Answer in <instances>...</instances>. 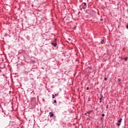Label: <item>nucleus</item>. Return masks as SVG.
Masks as SVG:
<instances>
[{
    "mask_svg": "<svg viewBox=\"0 0 128 128\" xmlns=\"http://www.w3.org/2000/svg\"><path fill=\"white\" fill-rule=\"evenodd\" d=\"M80 7L82 8V10H86V3L82 2Z\"/></svg>",
    "mask_w": 128,
    "mask_h": 128,
    "instance_id": "nucleus-1",
    "label": "nucleus"
},
{
    "mask_svg": "<svg viewBox=\"0 0 128 128\" xmlns=\"http://www.w3.org/2000/svg\"><path fill=\"white\" fill-rule=\"evenodd\" d=\"M122 118L118 120V123L116 124V126H120V124H122Z\"/></svg>",
    "mask_w": 128,
    "mask_h": 128,
    "instance_id": "nucleus-2",
    "label": "nucleus"
},
{
    "mask_svg": "<svg viewBox=\"0 0 128 128\" xmlns=\"http://www.w3.org/2000/svg\"><path fill=\"white\" fill-rule=\"evenodd\" d=\"M49 114H50V118H52V116H54V114H52V112H50Z\"/></svg>",
    "mask_w": 128,
    "mask_h": 128,
    "instance_id": "nucleus-3",
    "label": "nucleus"
},
{
    "mask_svg": "<svg viewBox=\"0 0 128 128\" xmlns=\"http://www.w3.org/2000/svg\"><path fill=\"white\" fill-rule=\"evenodd\" d=\"M51 44L53 46H54L55 48L56 46V44H54L53 42H52Z\"/></svg>",
    "mask_w": 128,
    "mask_h": 128,
    "instance_id": "nucleus-4",
    "label": "nucleus"
},
{
    "mask_svg": "<svg viewBox=\"0 0 128 128\" xmlns=\"http://www.w3.org/2000/svg\"><path fill=\"white\" fill-rule=\"evenodd\" d=\"M90 112H92V110H90V111L87 112V114H90Z\"/></svg>",
    "mask_w": 128,
    "mask_h": 128,
    "instance_id": "nucleus-5",
    "label": "nucleus"
},
{
    "mask_svg": "<svg viewBox=\"0 0 128 128\" xmlns=\"http://www.w3.org/2000/svg\"><path fill=\"white\" fill-rule=\"evenodd\" d=\"M104 40H102V41L100 42V44H104Z\"/></svg>",
    "mask_w": 128,
    "mask_h": 128,
    "instance_id": "nucleus-6",
    "label": "nucleus"
},
{
    "mask_svg": "<svg viewBox=\"0 0 128 128\" xmlns=\"http://www.w3.org/2000/svg\"><path fill=\"white\" fill-rule=\"evenodd\" d=\"M55 96L54 94H52V98H54Z\"/></svg>",
    "mask_w": 128,
    "mask_h": 128,
    "instance_id": "nucleus-7",
    "label": "nucleus"
},
{
    "mask_svg": "<svg viewBox=\"0 0 128 128\" xmlns=\"http://www.w3.org/2000/svg\"><path fill=\"white\" fill-rule=\"evenodd\" d=\"M102 98H100V102H102Z\"/></svg>",
    "mask_w": 128,
    "mask_h": 128,
    "instance_id": "nucleus-8",
    "label": "nucleus"
},
{
    "mask_svg": "<svg viewBox=\"0 0 128 128\" xmlns=\"http://www.w3.org/2000/svg\"><path fill=\"white\" fill-rule=\"evenodd\" d=\"M58 96V93L55 94V96Z\"/></svg>",
    "mask_w": 128,
    "mask_h": 128,
    "instance_id": "nucleus-9",
    "label": "nucleus"
},
{
    "mask_svg": "<svg viewBox=\"0 0 128 128\" xmlns=\"http://www.w3.org/2000/svg\"><path fill=\"white\" fill-rule=\"evenodd\" d=\"M54 103L56 104V100H54Z\"/></svg>",
    "mask_w": 128,
    "mask_h": 128,
    "instance_id": "nucleus-10",
    "label": "nucleus"
},
{
    "mask_svg": "<svg viewBox=\"0 0 128 128\" xmlns=\"http://www.w3.org/2000/svg\"><path fill=\"white\" fill-rule=\"evenodd\" d=\"M106 108H108V104H107L106 106Z\"/></svg>",
    "mask_w": 128,
    "mask_h": 128,
    "instance_id": "nucleus-11",
    "label": "nucleus"
},
{
    "mask_svg": "<svg viewBox=\"0 0 128 128\" xmlns=\"http://www.w3.org/2000/svg\"><path fill=\"white\" fill-rule=\"evenodd\" d=\"M105 116L104 114H102V116Z\"/></svg>",
    "mask_w": 128,
    "mask_h": 128,
    "instance_id": "nucleus-12",
    "label": "nucleus"
},
{
    "mask_svg": "<svg viewBox=\"0 0 128 128\" xmlns=\"http://www.w3.org/2000/svg\"><path fill=\"white\" fill-rule=\"evenodd\" d=\"M125 60H128V57L125 58Z\"/></svg>",
    "mask_w": 128,
    "mask_h": 128,
    "instance_id": "nucleus-13",
    "label": "nucleus"
},
{
    "mask_svg": "<svg viewBox=\"0 0 128 128\" xmlns=\"http://www.w3.org/2000/svg\"><path fill=\"white\" fill-rule=\"evenodd\" d=\"M104 80H108V78H105Z\"/></svg>",
    "mask_w": 128,
    "mask_h": 128,
    "instance_id": "nucleus-14",
    "label": "nucleus"
},
{
    "mask_svg": "<svg viewBox=\"0 0 128 128\" xmlns=\"http://www.w3.org/2000/svg\"><path fill=\"white\" fill-rule=\"evenodd\" d=\"M100 96L101 98H102V96H103L102 94H100Z\"/></svg>",
    "mask_w": 128,
    "mask_h": 128,
    "instance_id": "nucleus-15",
    "label": "nucleus"
},
{
    "mask_svg": "<svg viewBox=\"0 0 128 128\" xmlns=\"http://www.w3.org/2000/svg\"><path fill=\"white\" fill-rule=\"evenodd\" d=\"M84 114H85V116L88 114V112L85 113Z\"/></svg>",
    "mask_w": 128,
    "mask_h": 128,
    "instance_id": "nucleus-16",
    "label": "nucleus"
},
{
    "mask_svg": "<svg viewBox=\"0 0 128 128\" xmlns=\"http://www.w3.org/2000/svg\"><path fill=\"white\" fill-rule=\"evenodd\" d=\"M68 40H70V38H68Z\"/></svg>",
    "mask_w": 128,
    "mask_h": 128,
    "instance_id": "nucleus-17",
    "label": "nucleus"
},
{
    "mask_svg": "<svg viewBox=\"0 0 128 128\" xmlns=\"http://www.w3.org/2000/svg\"><path fill=\"white\" fill-rule=\"evenodd\" d=\"M126 28L128 29V25H126Z\"/></svg>",
    "mask_w": 128,
    "mask_h": 128,
    "instance_id": "nucleus-18",
    "label": "nucleus"
},
{
    "mask_svg": "<svg viewBox=\"0 0 128 128\" xmlns=\"http://www.w3.org/2000/svg\"><path fill=\"white\" fill-rule=\"evenodd\" d=\"M86 90H88V88H86Z\"/></svg>",
    "mask_w": 128,
    "mask_h": 128,
    "instance_id": "nucleus-19",
    "label": "nucleus"
},
{
    "mask_svg": "<svg viewBox=\"0 0 128 128\" xmlns=\"http://www.w3.org/2000/svg\"><path fill=\"white\" fill-rule=\"evenodd\" d=\"M100 20H102V19H100Z\"/></svg>",
    "mask_w": 128,
    "mask_h": 128,
    "instance_id": "nucleus-20",
    "label": "nucleus"
},
{
    "mask_svg": "<svg viewBox=\"0 0 128 128\" xmlns=\"http://www.w3.org/2000/svg\"><path fill=\"white\" fill-rule=\"evenodd\" d=\"M54 40H56V39H54Z\"/></svg>",
    "mask_w": 128,
    "mask_h": 128,
    "instance_id": "nucleus-21",
    "label": "nucleus"
},
{
    "mask_svg": "<svg viewBox=\"0 0 128 128\" xmlns=\"http://www.w3.org/2000/svg\"><path fill=\"white\" fill-rule=\"evenodd\" d=\"M118 80H119V82H120V80L119 79Z\"/></svg>",
    "mask_w": 128,
    "mask_h": 128,
    "instance_id": "nucleus-22",
    "label": "nucleus"
}]
</instances>
